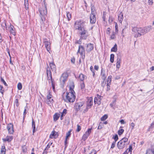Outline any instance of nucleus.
<instances>
[{"label": "nucleus", "instance_id": "nucleus-51", "mask_svg": "<svg viewBox=\"0 0 154 154\" xmlns=\"http://www.w3.org/2000/svg\"><path fill=\"white\" fill-rule=\"evenodd\" d=\"M154 127V121L151 124L149 129H151Z\"/></svg>", "mask_w": 154, "mask_h": 154}, {"label": "nucleus", "instance_id": "nucleus-1", "mask_svg": "<svg viewBox=\"0 0 154 154\" xmlns=\"http://www.w3.org/2000/svg\"><path fill=\"white\" fill-rule=\"evenodd\" d=\"M85 22L82 20L77 21L75 23V28L78 30V33L80 35L79 39L75 42V44H81L82 40L86 39L88 36V30L85 27Z\"/></svg>", "mask_w": 154, "mask_h": 154}, {"label": "nucleus", "instance_id": "nucleus-24", "mask_svg": "<svg viewBox=\"0 0 154 154\" xmlns=\"http://www.w3.org/2000/svg\"><path fill=\"white\" fill-rule=\"evenodd\" d=\"M32 128L33 129V130H32L33 134L35 132V122L34 121L33 119H32Z\"/></svg>", "mask_w": 154, "mask_h": 154}, {"label": "nucleus", "instance_id": "nucleus-60", "mask_svg": "<svg viewBox=\"0 0 154 154\" xmlns=\"http://www.w3.org/2000/svg\"><path fill=\"white\" fill-rule=\"evenodd\" d=\"M81 89H83L85 87V85L84 82L82 83L81 84Z\"/></svg>", "mask_w": 154, "mask_h": 154}, {"label": "nucleus", "instance_id": "nucleus-18", "mask_svg": "<svg viewBox=\"0 0 154 154\" xmlns=\"http://www.w3.org/2000/svg\"><path fill=\"white\" fill-rule=\"evenodd\" d=\"M83 104V103H77L75 105V108L77 111H78L80 110V108L82 107Z\"/></svg>", "mask_w": 154, "mask_h": 154}, {"label": "nucleus", "instance_id": "nucleus-36", "mask_svg": "<svg viewBox=\"0 0 154 154\" xmlns=\"http://www.w3.org/2000/svg\"><path fill=\"white\" fill-rule=\"evenodd\" d=\"M101 75L102 76V79L104 80L106 78V76L105 75V74L104 72H103L102 70L101 71Z\"/></svg>", "mask_w": 154, "mask_h": 154}, {"label": "nucleus", "instance_id": "nucleus-58", "mask_svg": "<svg viewBox=\"0 0 154 154\" xmlns=\"http://www.w3.org/2000/svg\"><path fill=\"white\" fill-rule=\"evenodd\" d=\"M98 100V99H97V98L96 97H95L94 98V104H96L97 103V102Z\"/></svg>", "mask_w": 154, "mask_h": 154}, {"label": "nucleus", "instance_id": "nucleus-53", "mask_svg": "<svg viewBox=\"0 0 154 154\" xmlns=\"http://www.w3.org/2000/svg\"><path fill=\"white\" fill-rule=\"evenodd\" d=\"M2 26H3L4 27H5L6 29L7 30L8 29H7V27L6 24V22L4 21L3 23H2Z\"/></svg>", "mask_w": 154, "mask_h": 154}, {"label": "nucleus", "instance_id": "nucleus-3", "mask_svg": "<svg viewBox=\"0 0 154 154\" xmlns=\"http://www.w3.org/2000/svg\"><path fill=\"white\" fill-rule=\"evenodd\" d=\"M132 31L137 33V35H135V37H139L147 33L145 27L143 28L134 27L132 29Z\"/></svg>", "mask_w": 154, "mask_h": 154}, {"label": "nucleus", "instance_id": "nucleus-41", "mask_svg": "<svg viewBox=\"0 0 154 154\" xmlns=\"http://www.w3.org/2000/svg\"><path fill=\"white\" fill-rule=\"evenodd\" d=\"M112 138L114 139L115 142L118 140V137L117 134L115 135L114 136L112 137Z\"/></svg>", "mask_w": 154, "mask_h": 154}, {"label": "nucleus", "instance_id": "nucleus-19", "mask_svg": "<svg viewBox=\"0 0 154 154\" xmlns=\"http://www.w3.org/2000/svg\"><path fill=\"white\" fill-rule=\"evenodd\" d=\"M123 19V14L122 12H121L118 15V20L119 22L121 23Z\"/></svg>", "mask_w": 154, "mask_h": 154}, {"label": "nucleus", "instance_id": "nucleus-28", "mask_svg": "<svg viewBox=\"0 0 154 154\" xmlns=\"http://www.w3.org/2000/svg\"><path fill=\"white\" fill-rule=\"evenodd\" d=\"M27 109H28V108L27 106L25 107L23 113V121H24V119H25V116H26V110Z\"/></svg>", "mask_w": 154, "mask_h": 154}, {"label": "nucleus", "instance_id": "nucleus-39", "mask_svg": "<svg viewBox=\"0 0 154 154\" xmlns=\"http://www.w3.org/2000/svg\"><path fill=\"white\" fill-rule=\"evenodd\" d=\"M113 20V18L112 16L111 15H110L109 17V19L108 21L109 23L112 22Z\"/></svg>", "mask_w": 154, "mask_h": 154}, {"label": "nucleus", "instance_id": "nucleus-63", "mask_svg": "<svg viewBox=\"0 0 154 154\" xmlns=\"http://www.w3.org/2000/svg\"><path fill=\"white\" fill-rule=\"evenodd\" d=\"M94 68L95 70H97L99 68V67L98 66L95 65L94 66Z\"/></svg>", "mask_w": 154, "mask_h": 154}, {"label": "nucleus", "instance_id": "nucleus-6", "mask_svg": "<svg viewBox=\"0 0 154 154\" xmlns=\"http://www.w3.org/2000/svg\"><path fill=\"white\" fill-rule=\"evenodd\" d=\"M39 11L41 15V20L43 21V19L45 17L47 13V7L44 4V6H42V8L39 9Z\"/></svg>", "mask_w": 154, "mask_h": 154}, {"label": "nucleus", "instance_id": "nucleus-37", "mask_svg": "<svg viewBox=\"0 0 154 154\" xmlns=\"http://www.w3.org/2000/svg\"><path fill=\"white\" fill-rule=\"evenodd\" d=\"M52 144V142H50L49 143H48L47 147L45 148V149H46V150H48L50 148V146H51Z\"/></svg>", "mask_w": 154, "mask_h": 154}, {"label": "nucleus", "instance_id": "nucleus-40", "mask_svg": "<svg viewBox=\"0 0 154 154\" xmlns=\"http://www.w3.org/2000/svg\"><path fill=\"white\" fill-rule=\"evenodd\" d=\"M17 88L19 90H20L22 88V85L21 83H19L17 84Z\"/></svg>", "mask_w": 154, "mask_h": 154}, {"label": "nucleus", "instance_id": "nucleus-45", "mask_svg": "<svg viewBox=\"0 0 154 154\" xmlns=\"http://www.w3.org/2000/svg\"><path fill=\"white\" fill-rule=\"evenodd\" d=\"M148 3L149 5H152L153 2L152 0H148Z\"/></svg>", "mask_w": 154, "mask_h": 154}, {"label": "nucleus", "instance_id": "nucleus-11", "mask_svg": "<svg viewBox=\"0 0 154 154\" xmlns=\"http://www.w3.org/2000/svg\"><path fill=\"white\" fill-rule=\"evenodd\" d=\"M7 128L10 134H12L14 132L13 125L12 124L10 123L7 125Z\"/></svg>", "mask_w": 154, "mask_h": 154}, {"label": "nucleus", "instance_id": "nucleus-33", "mask_svg": "<svg viewBox=\"0 0 154 154\" xmlns=\"http://www.w3.org/2000/svg\"><path fill=\"white\" fill-rule=\"evenodd\" d=\"M55 132L54 131H53L52 132L51 134H50V138H55Z\"/></svg>", "mask_w": 154, "mask_h": 154}, {"label": "nucleus", "instance_id": "nucleus-62", "mask_svg": "<svg viewBox=\"0 0 154 154\" xmlns=\"http://www.w3.org/2000/svg\"><path fill=\"white\" fill-rule=\"evenodd\" d=\"M132 150V146L130 145L129 146V147L128 148V152H131Z\"/></svg>", "mask_w": 154, "mask_h": 154}, {"label": "nucleus", "instance_id": "nucleus-30", "mask_svg": "<svg viewBox=\"0 0 154 154\" xmlns=\"http://www.w3.org/2000/svg\"><path fill=\"white\" fill-rule=\"evenodd\" d=\"M108 118V116L107 114H105L103 115L100 118V120L101 121H104L106 120Z\"/></svg>", "mask_w": 154, "mask_h": 154}, {"label": "nucleus", "instance_id": "nucleus-21", "mask_svg": "<svg viewBox=\"0 0 154 154\" xmlns=\"http://www.w3.org/2000/svg\"><path fill=\"white\" fill-rule=\"evenodd\" d=\"M60 116V114L57 113H55L53 116L54 121H56L58 119Z\"/></svg>", "mask_w": 154, "mask_h": 154}, {"label": "nucleus", "instance_id": "nucleus-7", "mask_svg": "<svg viewBox=\"0 0 154 154\" xmlns=\"http://www.w3.org/2000/svg\"><path fill=\"white\" fill-rule=\"evenodd\" d=\"M79 54L81 56L82 58L84 60L85 57V50L83 46L79 45L77 54Z\"/></svg>", "mask_w": 154, "mask_h": 154}, {"label": "nucleus", "instance_id": "nucleus-14", "mask_svg": "<svg viewBox=\"0 0 154 154\" xmlns=\"http://www.w3.org/2000/svg\"><path fill=\"white\" fill-rule=\"evenodd\" d=\"M8 30L10 33L14 35H16V32H15L14 27L11 24H10V26L8 28Z\"/></svg>", "mask_w": 154, "mask_h": 154}, {"label": "nucleus", "instance_id": "nucleus-47", "mask_svg": "<svg viewBox=\"0 0 154 154\" xmlns=\"http://www.w3.org/2000/svg\"><path fill=\"white\" fill-rule=\"evenodd\" d=\"M1 81L3 82L4 85L6 86H8V85L5 82V81L3 79L2 77L1 78Z\"/></svg>", "mask_w": 154, "mask_h": 154}, {"label": "nucleus", "instance_id": "nucleus-57", "mask_svg": "<svg viewBox=\"0 0 154 154\" xmlns=\"http://www.w3.org/2000/svg\"><path fill=\"white\" fill-rule=\"evenodd\" d=\"M115 28L116 32H118V26L116 23V24Z\"/></svg>", "mask_w": 154, "mask_h": 154}, {"label": "nucleus", "instance_id": "nucleus-46", "mask_svg": "<svg viewBox=\"0 0 154 154\" xmlns=\"http://www.w3.org/2000/svg\"><path fill=\"white\" fill-rule=\"evenodd\" d=\"M116 143V142H115V141L113 142L112 145L111 146L110 149H113V148H114L115 146Z\"/></svg>", "mask_w": 154, "mask_h": 154}, {"label": "nucleus", "instance_id": "nucleus-49", "mask_svg": "<svg viewBox=\"0 0 154 154\" xmlns=\"http://www.w3.org/2000/svg\"><path fill=\"white\" fill-rule=\"evenodd\" d=\"M81 126L79 125H77V128L76 129V131L77 132L81 130Z\"/></svg>", "mask_w": 154, "mask_h": 154}, {"label": "nucleus", "instance_id": "nucleus-38", "mask_svg": "<svg viewBox=\"0 0 154 154\" xmlns=\"http://www.w3.org/2000/svg\"><path fill=\"white\" fill-rule=\"evenodd\" d=\"M112 76L111 75H110L108 77L107 83H108L111 84V80H112Z\"/></svg>", "mask_w": 154, "mask_h": 154}, {"label": "nucleus", "instance_id": "nucleus-55", "mask_svg": "<svg viewBox=\"0 0 154 154\" xmlns=\"http://www.w3.org/2000/svg\"><path fill=\"white\" fill-rule=\"evenodd\" d=\"M111 84L107 83V91L109 90L110 89V85Z\"/></svg>", "mask_w": 154, "mask_h": 154}, {"label": "nucleus", "instance_id": "nucleus-4", "mask_svg": "<svg viewBox=\"0 0 154 154\" xmlns=\"http://www.w3.org/2000/svg\"><path fill=\"white\" fill-rule=\"evenodd\" d=\"M129 143L128 139L126 137H124L120 140L117 144V146L118 149H122L126 146Z\"/></svg>", "mask_w": 154, "mask_h": 154}, {"label": "nucleus", "instance_id": "nucleus-56", "mask_svg": "<svg viewBox=\"0 0 154 154\" xmlns=\"http://www.w3.org/2000/svg\"><path fill=\"white\" fill-rule=\"evenodd\" d=\"M111 39H114L115 38V35L114 33L111 35L110 37Z\"/></svg>", "mask_w": 154, "mask_h": 154}, {"label": "nucleus", "instance_id": "nucleus-20", "mask_svg": "<svg viewBox=\"0 0 154 154\" xmlns=\"http://www.w3.org/2000/svg\"><path fill=\"white\" fill-rule=\"evenodd\" d=\"M121 58L118 57L117 59V62L116 63V68L118 69H119L120 67V63L121 62Z\"/></svg>", "mask_w": 154, "mask_h": 154}, {"label": "nucleus", "instance_id": "nucleus-8", "mask_svg": "<svg viewBox=\"0 0 154 154\" xmlns=\"http://www.w3.org/2000/svg\"><path fill=\"white\" fill-rule=\"evenodd\" d=\"M43 42L44 43L45 47L47 50L50 53V51L51 50V43L46 38H44Z\"/></svg>", "mask_w": 154, "mask_h": 154}, {"label": "nucleus", "instance_id": "nucleus-43", "mask_svg": "<svg viewBox=\"0 0 154 154\" xmlns=\"http://www.w3.org/2000/svg\"><path fill=\"white\" fill-rule=\"evenodd\" d=\"M3 89V87L0 85V92L2 94H3L4 92V90Z\"/></svg>", "mask_w": 154, "mask_h": 154}, {"label": "nucleus", "instance_id": "nucleus-17", "mask_svg": "<svg viewBox=\"0 0 154 154\" xmlns=\"http://www.w3.org/2000/svg\"><path fill=\"white\" fill-rule=\"evenodd\" d=\"M49 66L52 71L55 72L56 70V67L55 64L53 62L50 63Z\"/></svg>", "mask_w": 154, "mask_h": 154}, {"label": "nucleus", "instance_id": "nucleus-50", "mask_svg": "<svg viewBox=\"0 0 154 154\" xmlns=\"http://www.w3.org/2000/svg\"><path fill=\"white\" fill-rule=\"evenodd\" d=\"M15 104L16 106L17 107L19 106V103L18 100V99H16L15 100Z\"/></svg>", "mask_w": 154, "mask_h": 154}, {"label": "nucleus", "instance_id": "nucleus-12", "mask_svg": "<svg viewBox=\"0 0 154 154\" xmlns=\"http://www.w3.org/2000/svg\"><path fill=\"white\" fill-rule=\"evenodd\" d=\"M93 12H94V11H92L90 17V22L91 24L94 23L96 21V15L94 14Z\"/></svg>", "mask_w": 154, "mask_h": 154}, {"label": "nucleus", "instance_id": "nucleus-34", "mask_svg": "<svg viewBox=\"0 0 154 154\" xmlns=\"http://www.w3.org/2000/svg\"><path fill=\"white\" fill-rule=\"evenodd\" d=\"M66 16L68 20L69 21L71 17V14L69 13V12H66Z\"/></svg>", "mask_w": 154, "mask_h": 154}, {"label": "nucleus", "instance_id": "nucleus-22", "mask_svg": "<svg viewBox=\"0 0 154 154\" xmlns=\"http://www.w3.org/2000/svg\"><path fill=\"white\" fill-rule=\"evenodd\" d=\"M6 149L5 146H2L1 149L0 154H5Z\"/></svg>", "mask_w": 154, "mask_h": 154}, {"label": "nucleus", "instance_id": "nucleus-27", "mask_svg": "<svg viewBox=\"0 0 154 154\" xmlns=\"http://www.w3.org/2000/svg\"><path fill=\"white\" fill-rule=\"evenodd\" d=\"M146 31V33L149 32L152 28V27L151 26H149L146 27H145Z\"/></svg>", "mask_w": 154, "mask_h": 154}, {"label": "nucleus", "instance_id": "nucleus-61", "mask_svg": "<svg viewBox=\"0 0 154 154\" xmlns=\"http://www.w3.org/2000/svg\"><path fill=\"white\" fill-rule=\"evenodd\" d=\"M110 32V29L109 28H108L107 29L106 33L107 34H109Z\"/></svg>", "mask_w": 154, "mask_h": 154}, {"label": "nucleus", "instance_id": "nucleus-25", "mask_svg": "<svg viewBox=\"0 0 154 154\" xmlns=\"http://www.w3.org/2000/svg\"><path fill=\"white\" fill-rule=\"evenodd\" d=\"M146 154H154V149H148L146 151Z\"/></svg>", "mask_w": 154, "mask_h": 154}, {"label": "nucleus", "instance_id": "nucleus-23", "mask_svg": "<svg viewBox=\"0 0 154 154\" xmlns=\"http://www.w3.org/2000/svg\"><path fill=\"white\" fill-rule=\"evenodd\" d=\"M86 76L82 74H81L79 75V79L81 81H83L85 79H86Z\"/></svg>", "mask_w": 154, "mask_h": 154}, {"label": "nucleus", "instance_id": "nucleus-35", "mask_svg": "<svg viewBox=\"0 0 154 154\" xmlns=\"http://www.w3.org/2000/svg\"><path fill=\"white\" fill-rule=\"evenodd\" d=\"M7 141L10 142L13 139L12 136H7L6 137Z\"/></svg>", "mask_w": 154, "mask_h": 154}, {"label": "nucleus", "instance_id": "nucleus-16", "mask_svg": "<svg viewBox=\"0 0 154 154\" xmlns=\"http://www.w3.org/2000/svg\"><path fill=\"white\" fill-rule=\"evenodd\" d=\"M94 49V46L91 43L87 44L86 51L88 52H90Z\"/></svg>", "mask_w": 154, "mask_h": 154}, {"label": "nucleus", "instance_id": "nucleus-5", "mask_svg": "<svg viewBox=\"0 0 154 154\" xmlns=\"http://www.w3.org/2000/svg\"><path fill=\"white\" fill-rule=\"evenodd\" d=\"M47 74L48 77V79L49 83L51 84L53 91L54 92L55 91V82L54 80L52 79V73L49 67H48L47 69Z\"/></svg>", "mask_w": 154, "mask_h": 154}, {"label": "nucleus", "instance_id": "nucleus-31", "mask_svg": "<svg viewBox=\"0 0 154 154\" xmlns=\"http://www.w3.org/2000/svg\"><path fill=\"white\" fill-rule=\"evenodd\" d=\"M124 131V130L123 129H120L118 131V134L119 135H121L123 133Z\"/></svg>", "mask_w": 154, "mask_h": 154}, {"label": "nucleus", "instance_id": "nucleus-32", "mask_svg": "<svg viewBox=\"0 0 154 154\" xmlns=\"http://www.w3.org/2000/svg\"><path fill=\"white\" fill-rule=\"evenodd\" d=\"M114 55L113 54H111L110 55V61L112 63H113L114 61Z\"/></svg>", "mask_w": 154, "mask_h": 154}, {"label": "nucleus", "instance_id": "nucleus-13", "mask_svg": "<svg viewBox=\"0 0 154 154\" xmlns=\"http://www.w3.org/2000/svg\"><path fill=\"white\" fill-rule=\"evenodd\" d=\"M52 96V95L51 94V92H49L47 96V101L48 104H50L53 102V100L52 99H51Z\"/></svg>", "mask_w": 154, "mask_h": 154}, {"label": "nucleus", "instance_id": "nucleus-15", "mask_svg": "<svg viewBox=\"0 0 154 154\" xmlns=\"http://www.w3.org/2000/svg\"><path fill=\"white\" fill-rule=\"evenodd\" d=\"M93 99L90 97L88 100L86 102V106L88 107L89 108H91L93 105Z\"/></svg>", "mask_w": 154, "mask_h": 154}, {"label": "nucleus", "instance_id": "nucleus-52", "mask_svg": "<svg viewBox=\"0 0 154 154\" xmlns=\"http://www.w3.org/2000/svg\"><path fill=\"white\" fill-rule=\"evenodd\" d=\"M90 108H89L87 106H86V108L83 111V112L84 113H86V112H87L88 109H90Z\"/></svg>", "mask_w": 154, "mask_h": 154}, {"label": "nucleus", "instance_id": "nucleus-48", "mask_svg": "<svg viewBox=\"0 0 154 154\" xmlns=\"http://www.w3.org/2000/svg\"><path fill=\"white\" fill-rule=\"evenodd\" d=\"M67 110L66 109H63V112L61 113V115L64 116L66 113Z\"/></svg>", "mask_w": 154, "mask_h": 154}, {"label": "nucleus", "instance_id": "nucleus-10", "mask_svg": "<svg viewBox=\"0 0 154 154\" xmlns=\"http://www.w3.org/2000/svg\"><path fill=\"white\" fill-rule=\"evenodd\" d=\"M91 130L92 128H89L83 135L82 139L83 140L85 141L87 139L91 132Z\"/></svg>", "mask_w": 154, "mask_h": 154}, {"label": "nucleus", "instance_id": "nucleus-42", "mask_svg": "<svg viewBox=\"0 0 154 154\" xmlns=\"http://www.w3.org/2000/svg\"><path fill=\"white\" fill-rule=\"evenodd\" d=\"M71 131H69L66 134V139H67L69 137H70L71 135Z\"/></svg>", "mask_w": 154, "mask_h": 154}, {"label": "nucleus", "instance_id": "nucleus-64", "mask_svg": "<svg viewBox=\"0 0 154 154\" xmlns=\"http://www.w3.org/2000/svg\"><path fill=\"white\" fill-rule=\"evenodd\" d=\"M47 153L48 152L47 151V150L45 149L42 154H47Z\"/></svg>", "mask_w": 154, "mask_h": 154}, {"label": "nucleus", "instance_id": "nucleus-44", "mask_svg": "<svg viewBox=\"0 0 154 154\" xmlns=\"http://www.w3.org/2000/svg\"><path fill=\"white\" fill-rule=\"evenodd\" d=\"M90 69L91 70L92 72L93 73V77H94V75H95V74L94 70V69H93V67L92 66H91L90 67Z\"/></svg>", "mask_w": 154, "mask_h": 154}, {"label": "nucleus", "instance_id": "nucleus-26", "mask_svg": "<svg viewBox=\"0 0 154 154\" xmlns=\"http://www.w3.org/2000/svg\"><path fill=\"white\" fill-rule=\"evenodd\" d=\"M117 45L116 44H115L114 46L112 48L111 51H112L116 52L117 51Z\"/></svg>", "mask_w": 154, "mask_h": 154}, {"label": "nucleus", "instance_id": "nucleus-29", "mask_svg": "<svg viewBox=\"0 0 154 154\" xmlns=\"http://www.w3.org/2000/svg\"><path fill=\"white\" fill-rule=\"evenodd\" d=\"M24 0V5L25 8L26 10L28 8V0Z\"/></svg>", "mask_w": 154, "mask_h": 154}, {"label": "nucleus", "instance_id": "nucleus-59", "mask_svg": "<svg viewBox=\"0 0 154 154\" xmlns=\"http://www.w3.org/2000/svg\"><path fill=\"white\" fill-rule=\"evenodd\" d=\"M91 12H92V11H94V12H93V13H94V14H95V8L94 7V6H92L91 7Z\"/></svg>", "mask_w": 154, "mask_h": 154}, {"label": "nucleus", "instance_id": "nucleus-2", "mask_svg": "<svg viewBox=\"0 0 154 154\" xmlns=\"http://www.w3.org/2000/svg\"><path fill=\"white\" fill-rule=\"evenodd\" d=\"M74 88V83L72 82L69 87L70 91L68 93H66V95L65 97H63V99L65 101L72 103L75 101V96L74 94H75V92L73 90Z\"/></svg>", "mask_w": 154, "mask_h": 154}, {"label": "nucleus", "instance_id": "nucleus-9", "mask_svg": "<svg viewBox=\"0 0 154 154\" xmlns=\"http://www.w3.org/2000/svg\"><path fill=\"white\" fill-rule=\"evenodd\" d=\"M67 77L68 75L66 73H64L62 74L60 79V81L62 84H64L67 81Z\"/></svg>", "mask_w": 154, "mask_h": 154}, {"label": "nucleus", "instance_id": "nucleus-54", "mask_svg": "<svg viewBox=\"0 0 154 154\" xmlns=\"http://www.w3.org/2000/svg\"><path fill=\"white\" fill-rule=\"evenodd\" d=\"M130 126L131 127V130H133L134 129V127L135 126V124L133 122H132L131 123Z\"/></svg>", "mask_w": 154, "mask_h": 154}]
</instances>
